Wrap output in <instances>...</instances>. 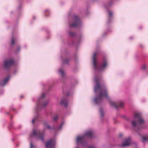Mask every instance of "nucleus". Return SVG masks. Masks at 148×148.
<instances>
[{"instance_id":"obj_1","label":"nucleus","mask_w":148,"mask_h":148,"mask_svg":"<svg viewBox=\"0 0 148 148\" xmlns=\"http://www.w3.org/2000/svg\"><path fill=\"white\" fill-rule=\"evenodd\" d=\"M97 54V52H95L93 56V64L96 72L94 76V81L96 84L94 86V92L96 96L93 99V101L95 105H99L102 103L103 99L105 98L108 100L111 106L115 108L117 110L119 108L123 107V103L121 102L115 103L111 101L108 96L107 90L106 86L104 85L101 86L99 84V79L101 77V76L97 73L104 71L108 66V62L107 58L104 57L101 63L99 64H97V60L95 58V56Z\"/></svg>"},{"instance_id":"obj_2","label":"nucleus","mask_w":148,"mask_h":148,"mask_svg":"<svg viewBox=\"0 0 148 148\" xmlns=\"http://www.w3.org/2000/svg\"><path fill=\"white\" fill-rule=\"evenodd\" d=\"M144 123L143 119L141 118L140 114L136 113L134 116V119L131 122V124L135 129V131L139 134L138 130L142 128L141 124Z\"/></svg>"},{"instance_id":"obj_3","label":"nucleus","mask_w":148,"mask_h":148,"mask_svg":"<svg viewBox=\"0 0 148 148\" xmlns=\"http://www.w3.org/2000/svg\"><path fill=\"white\" fill-rule=\"evenodd\" d=\"M45 96V94L43 93L39 97L35 110L36 112L37 113L38 111L41 110L43 108H45L48 105L49 101L47 100H44V99Z\"/></svg>"},{"instance_id":"obj_4","label":"nucleus","mask_w":148,"mask_h":148,"mask_svg":"<svg viewBox=\"0 0 148 148\" xmlns=\"http://www.w3.org/2000/svg\"><path fill=\"white\" fill-rule=\"evenodd\" d=\"M93 132L91 130L88 131L86 132L85 134L82 136H78L76 139V142L77 145L80 144L82 146H85L87 143L84 141V140L87 138L88 136L90 138L92 137Z\"/></svg>"},{"instance_id":"obj_5","label":"nucleus","mask_w":148,"mask_h":148,"mask_svg":"<svg viewBox=\"0 0 148 148\" xmlns=\"http://www.w3.org/2000/svg\"><path fill=\"white\" fill-rule=\"evenodd\" d=\"M69 25L70 28L71 27L80 28L82 26V24L78 17L76 15H73L72 21L69 22Z\"/></svg>"},{"instance_id":"obj_6","label":"nucleus","mask_w":148,"mask_h":148,"mask_svg":"<svg viewBox=\"0 0 148 148\" xmlns=\"http://www.w3.org/2000/svg\"><path fill=\"white\" fill-rule=\"evenodd\" d=\"M32 135H33L35 138L42 142L44 141V137L45 134L44 132H40V130L36 131L35 129L32 130Z\"/></svg>"},{"instance_id":"obj_7","label":"nucleus","mask_w":148,"mask_h":148,"mask_svg":"<svg viewBox=\"0 0 148 148\" xmlns=\"http://www.w3.org/2000/svg\"><path fill=\"white\" fill-rule=\"evenodd\" d=\"M14 60L11 59L4 61V69L6 70H8L10 66L14 63Z\"/></svg>"},{"instance_id":"obj_8","label":"nucleus","mask_w":148,"mask_h":148,"mask_svg":"<svg viewBox=\"0 0 148 148\" xmlns=\"http://www.w3.org/2000/svg\"><path fill=\"white\" fill-rule=\"evenodd\" d=\"M56 143V142L55 140L50 139L46 143L45 147L46 148H53Z\"/></svg>"},{"instance_id":"obj_9","label":"nucleus","mask_w":148,"mask_h":148,"mask_svg":"<svg viewBox=\"0 0 148 148\" xmlns=\"http://www.w3.org/2000/svg\"><path fill=\"white\" fill-rule=\"evenodd\" d=\"M125 143L121 145V147H123L125 146H127L131 144V138L130 137L125 139Z\"/></svg>"},{"instance_id":"obj_10","label":"nucleus","mask_w":148,"mask_h":148,"mask_svg":"<svg viewBox=\"0 0 148 148\" xmlns=\"http://www.w3.org/2000/svg\"><path fill=\"white\" fill-rule=\"evenodd\" d=\"M61 103L62 105L64 106L65 108H66L68 104V99L66 97L63 98L61 100Z\"/></svg>"},{"instance_id":"obj_11","label":"nucleus","mask_w":148,"mask_h":148,"mask_svg":"<svg viewBox=\"0 0 148 148\" xmlns=\"http://www.w3.org/2000/svg\"><path fill=\"white\" fill-rule=\"evenodd\" d=\"M10 78V76H9L3 79L1 82L0 83V86L3 87L8 82V81Z\"/></svg>"},{"instance_id":"obj_12","label":"nucleus","mask_w":148,"mask_h":148,"mask_svg":"<svg viewBox=\"0 0 148 148\" xmlns=\"http://www.w3.org/2000/svg\"><path fill=\"white\" fill-rule=\"evenodd\" d=\"M59 73L62 78H64L66 77L65 72L62 68V66L61 68L59 69Z\"/></svg>"},{"instance_id":"obj_13","label":"nucleus","mask_w":148,"mask_h":148,"mask_svg":"<svg viewBox=\"0 0 148 148\" xmlns=\"http://www.w3.org/2000/svg\"><path fill=\"white\" fill-rule=\"evenodd\" d=\"M108 10V14L109 17L108 20V22L109 23L111 22V21L112 19V17L113 15V13L111 12Z\"/></svg>"},{"instance_id":"obj_14","label":"nucleus","mask_w":148,"mask_h":148,"mask_svg":"<svg viewBox=\"0 0 148 148\" xmlns=\"http://www.w3.org/2000/svg\"><path fill=\"white\" fill-rule=\"evenodd\" d=\"M65 123V121H62L61 124L56 129V130H59L62 129L63 125Z\"/></svg>"},{"instance_id":"obj_15","label":"nucleus","mask_w":148,"mask_h":148,"mask_svg":"<svg viewBox=\"0 0 148 148\" xmlns=\"http://www.w3.org/2000/svg\"><path fill=\"white\" fill-rule=\"evenodd\" d=\"M44 125L46 126L48 129L52 130L54 129L53 127H51L49 125H48V123L47 121L45 122L44 123Z\"/></svg>"},{"instance_id":"obj_16","label":"nucleus","mask_w":148,"mask_h":148,"mask_svg":"<svg viewBox=\"0 0 148 148\" xmlns=\"http://www.w3.org/2000/svg\"><path fill=\"white\" fill-rule=\"evenodd\" d=\"M63 92L64 95H67L68 97L70 95L69 90H68V89H66V90L64 89H63Z\"/></svg>"},{"instance_id":"obj_17","label":"nucleus","mask_w":148,"mask_h":148,"mask_svg":"<svg viewBox=\"0 0 148 148\" xmlns=\"http://www.w3.org/2000/svg\"><path fill=\"white\" fill-rule=\"evenodd\" d=\"M69 61V59L68 58H66L65 59L63 60L62 61V64H68Z\"/></svg>"},{"instance_id":"obj_18","label":"nucleus","mask_w":148,"mask_h":148,"mask_svg":"<svg viewBox=\"0 0 148 148\" xmlns=\"http://www.w3.org/2000/svg\"><path fill=\"white\" fill-rule=\"evenodd\" d=\"M100 113L101 117L102 118H103L104 116V113L103 111L102 108H100Z\"/></svg>"},{"instance_id":"obj_19","label":"nucleus","mask_w":148,"mask_h":148,"mask_svg":"<svg viewBox=\"0 0 148 148\" xmlns=\"http://www.w3.org/2000/svg\"><path fill=\"white\" fill-rule=\"evenodd\" d=\"M45 16H48L49 15V14L50 13V11L49 9H47L45 10Z\"/></svg>"},{"instance_id":"obj_20","label":"nucleus","mask_w":148,"mask_h":148,"mask_svg":"<svg viewBox=\"0 0 148 148\" xmlns=\"http://www.w3.org/2000/svg\"><path fill=\"white\" fill-rule=\"evenodd\" d=\"M69 34L70 36L72 37L74 36L75 35V33L74 32L70 31L69 32Z\"/></svg>"},{"instance_id":"obj_21","label":"nucleus","mask_w":148,"mask_h":148,"mask_svg":"<svg viewBox=\"0 0 148 148\" xmlns=\"http://www.w3.org/2000/svg\"><path fill=\"white\" fill-rule=\"evenodd\" d=\"M38 115L37 114L32 119V123H34V121L37 119V118L38 117Z\"/></svg>"},{"instance_id":"obj_22","label":"nucleus","mask_w":148,"mask_h":148,"mask_svg":"<svg viewBox=\"0 0 148 148\" xmlns=\"http://www.w3.org/2000/svg\"><path fill=\"white\" fill-rule=\"evenodd\" d=\"M58 116L57 115L55 116L53 118V121H56L58 119Z\"/></svg>"},{"instance_id":"obj_23","label":"nucleus","mask_w":148,"mask_h":148,"mask_svg":"<svg viewBox=\"0 0 148 148\" xmlns=\"http://www.w3.org/2000/svg\"><path fill=\"white\" fill-rule=\"evenodd\" d=\"M142 138L143 139V143L145 142L146 141H148V137L147 138L143 137Z\"/></svg>"},{"instance_id":"obj_24","label":"nucleus","mask_w":148,"mask_h":148,"mask_svg":"<svg viewBox=\"0 0 148 148\" xmlns=\"http://www.w3.org/2000/svg\"><path fill=\"white\" fill-rule=\"evenodd\" d=\"M15 40L14 38L12 37V43L11 44L12 45L14 44Z\"/></svg>"},{"instance_id":"obj_25","label":"nucleus","mask_w":148,"mask_h":148,"mask_svg":"<svg viewBox=\"0 0 148 148\" xmlns=\"http://www.w3.org/2000/svg\"><path fill=\"white\" fill-rule=\"evenodd\" d=\"M21 49V48L20 47L18 46L17 47V49L16 50V52L17 53L20 51Z\"/></svg>"},{"instance_id":"obj_26","label":"nucleus","mask_w":148,"mask_h":148,"mask_svg":"<svg viewBox=\"0 0 148 148\" xmlns=\"http://www.w3.org/2000/svg\"><path fill=\"white\" fill-rule=\"evenodd\" d=\"M146 67V66L145 65H143L142 66V69L143 70H144L145 69Z\"/></svg>"},{"instance_id":"obj_27","label":"nucleus","mask_w":148,"mask_h":148,"mask_svg":"<svg viewBox=\"0 0 148 148\" xmlns=\"http://www.w3.org/2000/svg\"><path fill=\"white\" fill-rule=\"evenodd\" d=\"M30 146V148H32L34 147V146L33 145L32 143H31Z\"/></svg>"},{"instance_id":"obj_28","label":"nucleus","mask_w":148,"mask_h":148,"mask_svg":"<svg viewBox=\"0 0 148 148\" xmlns=\"http://www.w3.org/2000/svg\"><path fill=\"white\" fill-rule=\"evenodd\" d=\"M112 2H111V3H110L108 5V6H111V5H112Z\"/></svg>"},{"instance_id":"obj_29","label":"nucleus","mask_w":148,"mask_h":148,"mask_svg":"<svg viewBox=\"0 0 148 148\" xmlns=\"http://www.w3.org/2000/svg\"><path fill=\"white\" fill-rule=\"evenodd\" d=\"M122 136H123V135L121 134H120L119 135V137H121Z\"/></svg>"},{"instance_id":"obj_30","label":"nucleus","mask_w":148,"mask_h":148,"mask_svg":"<svg viewBox=\"0 0 148 148\" xmlns=\"http://www.w3.org/2000/svg\"><path fill=\"white\" fill-rule=\"evenodd\" d=\"M89 148H97L94 147H90Z\"/></svg>"},{"instance_id":"obj_31","label":"nucleus","mask_w":148,"mask_h":148,"mask_svg":"<svg viewBox=\"0 0 148 148\" xmlns=\"http://www.w3.org/2000/svg\"><path fill=\"white\" fill-rule=\"evenodd\" d=\"M18 9H20V7H18Z\"/></svg>"},{"instance_id":"obj_32","label":"nucleus","mask_w":148,"mask_h":148,"mask_svg":"<svg viewBox=\"0 0 148 148\" xmlns=\"http://www.w3.org/2000/svg\"><path fill=\"white\" fill-rule=\"evenodd\" d=\"M92 2H94V0H92Z\"/></svg>"},{"instance_id":"obj_33","label":"nucleus","mask_w":148,"mask_h":148,"mask_svg":"<svg viewBox=\"0 0 148 148\" xmlns=\"http://www.w3.org/2000/svg\"><path fill=\"white\" fill-rule=\"evenodd\" d=\"M104 34H105V35H106V33L105 32Z\"/></svg>"},{"instance_id":"obj_34","label":"nucleus","mask_w":148,"mask_h":148,"mask_svg":"<svg viewBox=\"0 0 148 148\" xmlns=\"http://www.w3.org/2000/svg\"><path fill=\"white\" fill-rule=\"evenodd\" d=\"M20 6L21 7V5H20Z\"/></svg>"},{"instance_id":"obj_35","label":"nucleus","mask_w":148,"mask_h":148,"mask_svg":"<svg viewBox=\"0 0 148 148\" xmlns=\"http://www.w3.org/2000/svg\"><path fill=\"white\" fill-rule=\"evenodd\" d=\"M127 121H128V119H127Z\"/></svg>"},{"instance_id":"obj_36","label":"nucleus","mask_w":148,"mask_h":148,"mask_svg":"<svg viewBox=\"0 0 148 148\" xmlns=\"http://www.w3.org/2000/svg\"><path fill=\"white\" fill-rule=\"evenodd\" d=\"M76 148H78V147H77Z\"/></svg>"},{"instance_id":"obj_37","label":"nucleus","mask_w":148,"mask_h":148,"mask_svg":"<svg viewBox=\"0 0 148 148\" xmlns=\"http://www.w3.org/2000/svg\"><path fill=\"white\" fill-rule=\"evenodd\" d=\"M61 58H62V56L61 57Z\"/></svg>"},{"instance_id":"obj_38","label":"nucleus","mask_w":148,"mask_h":148,"mask_svg":"<svg viewBox=\"0 0 148 148\" xmlns=\"http://www.w3.org/2000/svg\"><path fill=\"white\" fill-rule=\"evenodd\" d=\"M130 38V39H132V38Z\"/></svg>"}]
</instances>
